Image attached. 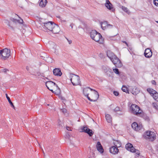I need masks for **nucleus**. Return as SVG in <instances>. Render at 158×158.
I'll use <instances>...</instances> for the list:
<instances>
[{"label":"nucleus","instance_id":"5fc2aeb1","mask_svg":"<svg viewBox=\"0 0 158 158\" xmlns=\"http://www.w3.org/2000/svg\"><path fill=\"white\" fill-rule=\"evenodd\" d=\"M41 149H42V151H43V153H44V150H43V149L42 148H41Z\"/></svg>","mask_w":158,"mask_h":158},{"label":"nucleus","instance_id":"393cba45","mask_svg":"<svg viewBox=\"0 0 158 158\" xmlns=\"http://www.w3.org/2000/svg\"><path fill=\"white\" fill-rule=\"evenodd\" d=\"M6 96L11 106L14 109H15V107L14 106L13 103L11 101L10 97L8 96L7 94H6Z\"/></svg>","mask_w":158,"mask_h":158},{"label":"nucleus","instance_id":"bb28decb","mask_svg":"<svg viewBox=\"0 0 158 158\" xmlns=\"http://www.w3.org/2000/svg\"><path fill=\"white\" fill-rule=\"evenodd\" d=\"M106 119L108 123H110L112 121V118L111 116L109 114H107L106 115Z\"/></svg>","mask_w":158,"mask_h":158},{"label":"nucleus","instance_id":"ea45409f","mask_svg":"<svg viewBox=\"0 0 158 158\" xmlns=\"http://www.w3.org/2000/svg\"><path fill=\"white\" fill-rule=\"evenodd\" d=\"M113 94L115 96H118L119 95V93L117 91H114L113 92Z\"/></svg>","mask_w":158,"mask_h":158},{"label":"nucleus","instance_id":"aec40b11","mask_svg":"<svg viewBox=\"0 0 158 158\" xmlns=\"http://www.w3.org/2000/svg\"><path fill=\"white\" fill-rule=\"evenodd\" d=\"M19 18L20 19L18 20L17 19H15L13 18H10V20L13 22V23H18L20 24H22L23 23V19L20 18V17H19Z\"/></svg>","mask_w":158,"mask_h":158},{"label":"nucleus","instance_id":"2eb2a0df","mask_svg":"<svg viewBox=\"0 0 158 158\" xmlns=\"http://www.w3.org/2000/svg\"><path fill=\"white\" fill-rule=\"evenodd\" d=\"M60 31V28L58 25L56 24L54 25L53 27H52V30L51 31L52 32V33L54 34H57L59 33Z\"/></svg>","mask_w":158,"mask_h":158},{"label":"nucleus","instance_id":"5701e85b","mask_svg":"<svg viewBox=\"0 0 158 158\" xmlns=\"http://www.w3.org/2000/svg\"><path fill=\"white\" fill-rule=\"evenodd\" d=\"M47 3V1L46 0H41L40 2L39 5L41 7H45Z\"/></svg>","mask_w":158,"mask_h":158},{"label":"nucleus","instance_id":"864d4df0","mask_svg":"<svg viewBox=\"0 0 158 158\" xmlns=\"http://www.w3.org/2000/svg\"><path fill=\"white\" fill-rule=\"evenodd\" d=\"M26 69H27V70H28V71L29 70V67L28 66H27L26 67Z\"/></svg>","mask_w":158,"mask_h":158},{"label":"nucleus","instance_id":"c9c22d12","mask_svg":"<svg viewBox=\"0 0 158 158\" xmlns=\"http://www.w3.org/2000/svg\"><path fill=\"white\" fill-rule=\"evenodd\" d=\"M103 70L104 71V72L106 73V72H107V70H108V69H109V68L108 67L103 66L102 68Z\"/></svg>","mask_w":158,"mask_h":158},{"label":"nucleus","instance_id":"f704fd0d","mask_svg":"<svg viewBox=\"0 0 158 158\" xmlns=\"http://www.w3.org/2000/svg\"><path fill=\"white\" fill-rule=\"evenodd\" d=\"M122 89L123 92L126 93L128 92V90L127 88L125 86H123L122 88Z\"/></svg>","mask_w":158,"mask_h":158},{"label":"nucleus","instance_id":"a18cd8bd","mask_svg":"<svg viewBox=\"0 0 158 158\" xmlns=\"http://www.w3.org/2000/svg\"><path fill=\"white\" fill-rule=\"evenodd\" d=\"M41 75V73L38 72H37L36 73V75L37 76H40Z\"/></svg>","mask_w":158,"mask_h":158},{"label":"nucleus","instance_id":"c756f323","mask_svg":"<svg viewBox=\"0 0 158 158\" xmlns=\"http://www.w3.org/2000/svg\"><path fill=\"white\" fill-rule=\"evenodd\" d=\"M114 65L116 67L120 68L122 66V64L119 60Z\"/></svg>","mask_w":158,"mask_h":158},{"label":"nucleus","instance_id":"423d86ee","mask_svg":"<svg viewBox=\"0 0 158 158\" xmlns=\"http://www.w3.org/2000/svg\"><path fill=\"white\" fill-rule=\"evenodd\" d=\"M114 146H112L110 148V152L114 154H115L117 153L118 152V147L121 146V143L118 141H116L114 143Z\"/></svg>","mask_w":158,"mask_h":158},{"label":"nucleus","instance_id":"412c9836","mask_svg":"<svg viewBox=\"0 0 158 158\" xmlns=\"http://www.w3.org/2000/svg\"><path fill=\"white\" fill-rule=\"evenodd\" d=\"M139 92V89L135 87H134L132 89V92L133 94L136 95L138 94Z\"/></svg>","mask_w":158,"mask_h":158},{"label":"nucleus","instance_id":"37998d69","mask_svg":"<svg viewBox=\"0 0 158 158\" xmlns=\"http://www.w3.org/2000/svg\"><path fill=\"white\" fill-rule=\"evenodd\" d=\"M54 53L56 54L57 55L58 54V50L56 49L54 51Z\"/></svg>","mask_w":158,"mask_h":158},{"label":"nucleus","instance_id":"7ed1b4c3","mask_svg":"<svg viewBox=\"0 0 158 158\" xmlns=\"http://www.w3.org/2000/svg\"><path fill=\"white\" fill-rule=\"evenodd\" d=\"M131 108L133 114L141 117L143 116V114L142 113V111L137 105L132 104L131 106Z\"/></svg>","mask_w":158,"mask_h":158},{"label":"nucleus","instance_id":"b1692460","mask_svg":"<svg viewBox=\"0 0 158 158\" xmlns=\"http://www.w3.org/2000/svg\"><path fill=\"white\" fill-rule=\"evenodd\" d=\"M107 55L108 57L110 59L112 60L114 56H115L113 53L111 52L110 51H108L107 52Z\"/></svg>","mask_w":158,"mask_h":158},{"label":"nucleus","instance_id":"f8f14e48","mask_svg":"<svg viewBox=\"0 0 158 158\" xmlns=\"http://www.w3.org/2000/svg\"><path fill=\"white\" fill-rule=\"evenodd\" d=\"M82 132L88 134L90 136H91L94 134V132L86 127L84 126L81 129Z\"/></svg>","mask_w":158,"mask_h":158},{"label":"nucleus","instance_id":"09e8293b","mask_svg":"<svg viewBox=\"0 0 158 158\" xmlns=\"http://www.w3.org/2000/svg\"><path fill=\"white\" fill-rule=\"evenodd\" d=\"M152 84H153V85H156V82H155V81L154 80H153V81H152Z\"/></svg>","mask_w":158,"mask_h":158},{"label":"nucleus","instance_id":"8fccbe9b","mask_svg":"<svg viewBox=\"0 0 158 158\" xmlns=\"http://www.w3.org/2000/svg\"><path fill=\"white\" fill-rule=\"evenodd\" d=\"M74 24L73 23H71L70 25V26L71 27L72 29H73Z\"/></svg>","mask_w":158,"mask_h":158},{"label":"nucleus","instance_id":"f257e3e1","mask_svg":"<svg viewBox=\"0 0 158 158\" xmlns=\"http://www.w3.org/2000/svg\"><path fill=\"white\" fill-rule=\"evenodd\" d=\"M143 137L149 141H153L156 139V134L155 133L151 131H147L143 135Z\"/></svg>","mask_w":158,"mask_h":158},{"label":"nucleus","instance_id":"a211bd4d","mask_svg":"<svg viewBox=\"0 0 158 158\" xmlns=\"http://www.w3.org/2000/svg\"><path fill=\"white\" fill-rule=\"evenodd\" d=\"M53 73L55 76H60L62 73L59 69L56 68L53 70Z\"/></svg>","mask_w":158,"mask_h":158},{"label":"nucleus","instance_id":"9d476101","mask_svg":"<svg viewBox=\"0 0 158 158\" xmlns=\"http://www.w3.org/2000/svg\"><path fill=\"white\" fill-rule=\"evenodd\" d=\"M95 41L98 42L99 44H102L104 40L102 39V36L100 33L97 32L95 37L93 39Z\"/></svg>","mask_w":158,"mask_h":158},{"label":"nucleus","instance_id":"a878e982","mask_svg":"<svg viewBox=\"0 0 158 158\" xmlns=\"http://www.w3.org/2000/svg\"><path fill=\"white\" fill-rule=\"evenodd\" d=\"M4 23L7 24L8 26L10 27V28L13 30H14V28L11 26L10 22L7 19H5L4 20Z\"/></svg>","mask_w":158,"mask_h":158},{"label":"nucleus","instance_id":"9b49d317","mask_svg":"<svg viewBox=\"0 0 158 158\" xmlns=\"http://www.w3.org/2000/svg\"><path fill=\"white\" fill-rule=\"evenodd\" d=\"M132 128L136 131H139L141 130L143 128V126L141 124H138L136 122H134L131 124Z\"/></svg>","mask_w":158,"mask_h":158},{"label":"nucleus","instance_id":"de8ad7c7","mask_svg":"<svg viewBox=\"0 0 158 158\" xmlns=\"http://www.w3.org/2000/svg\"><path fill=\"white\" fill-rule=\"evenodd\" d=\"M66 129H67V130H68V131H72V130L69 127H67Z\"/></svg>","mask_w":158,"mask_h":158},{"label":"nucleus","instance_id":"cd10ccee","mask_svg":"<svg viewBox=\"0 0 158 158\" xmlns=\"http://www.w3.org/2000/svg\"><path fill=\"white\" fill-rule=\"evenodd\" d=\"M119 60V59L115 56H114V57L111 60L114 64L115 65V63H116Z\"/></svg>","mask_w":158,"mask_h":158},{"label":"nucleus","instance_id":"dca6fc26","mask_svg":"<svg viewBox=\"0 0 158 158\" xmlns=\"http://www.w3.org/2000/svg\"><path fill=\"white\" fill-rule=\"evenodd\" d=\"M96 148L97 150L101 153H103L104 152V149L99 142H98L96 145Z\"/></svg>","mask_w":158,"mask_h":158},{"label":"nucleus","instance_id":"49530a36","mask_svg":"<svg viewBox=\"0 0 158 158\" xmlns=\"http://www.w3.org/2000/svg\"><path fill=\"white\" fill-rule=\"evenodd\" d=\"M61 111L63 113H64L66 112L67 110L66 109H64L62 110H61Z\"/></svg>","mask_w":158,"mask_h":158},{"label":"nucleus","instance_id":"4c0bfd02","mask_svg":"<svg viewBox=\"0 0 158 158\" xmlns=\"http://www.w3.org/2000/svg\"><path fill=\"white\" fill-rule=\"evenodd\" d=\"M1 71L2 72H3L4 73H6L7 71H9V70L7 69H2L1 70Z\"/></svg>","mask_w":158,"mask_h":158},{"label":"nucleus","instance_id":"c03bdc74","mask_svg":"<svg viewBox=\"0 0 158 158\" xmlns=\"http://www.w3.org/2000/svg\"><path fill=\"white\" fill-rule=\"evenodd\" d=\"M135 152L136 154L139 155V152L138 150H135V152Z\"/></svg>","mask_w":158,"mask_h":158},{"label":"nucleus","instance_id":"f3484780","mask_svg":"<svg viewBox=\"0 0 158 158\" xmlns=\"http://www.w3.org/2000/svg\"><path fill=\"white\" fill-rule=\"evenodd\" d=\"M105 6L107 9L110 10H113V5L109 0H106V3L105 4Z\"/></svg>","mask_w":158,"mask_h":158},{"label":"nucleus","instance_id":"f03ea898","mask_svg":"<svg viewBox=\"0 0 158 158\" xmlns=\"http://www.w3.org/2000/svg\"><path fill=\"white\" fill-rule=\"evenodd\" d=\"M10 56V49L5 48L0 50V56L2 60H5L9 58Z\"/></svg>","mask_w":158,"mask_h":158},{"label":"nucleus","instance_id":"a19ab883","mask_svg":"<svg viewBox=\"0 0 158 158\" xmlns=\"http://www.w3.org/2000/svg\"><path fill=\"white\" fill-rule=\"evenodd\" d=\"M119 110H120V108L118 107H117L114 109V110L115 112L119 111Z\"/></svg>","mask_w":158,"mask_h":158},{"label":"nucleus","instance_id":"4be33fe9","mask_svg":"<svg viewBox=\"0 0 158 158\" xmlns=\"http://www.w3.org/2000/svg\"><path fill=\"white\" fill-rule=\"evenodd\" d=\"M97 32L95 30H92L90 32V36L92 39H93L95 37Z\"/></svg>","mask_w":158,"mask_h":158},{"label":"nucleus","instance_id":"2f4dec72","mask_svg":"<svg viewBox=\"0 0 158 158\" xmlns=\"http://www.w3.org/2000/svg\"><path fill=\"white\" fill-rule=\"evenodd\" d=\"M147 91L150 93L151 94H152V95L154 94V93H155L156 91L152 89H151V88H148L147 89Z\"/></svg>","mask_w":158,"mask_h":158},{"label":"nucleus","instance_id":"1a4fd4ad","mask_svg":"<svg viewBox=\"0 0 158 158\" xmlns=\"http://www.w3.org/2000/svg\"><path fill=\"white\" fill-rule=\"evenodd\" d=\"M100 24L102 29L104 30L107 29L111 28L113 27L112 25L108 24L107 21L101 22Z\"/></svg>","mask_w":158,"mask_h":158},{"label":"nucleus","instance_id":"0eeeda50","mask_svg":"<svg viewBox=\"0 0 158 158\" xmlns=\"http://www.w3.org/2000/svg\"><path fill=\"white\" fill-rule=\"evenodd\" d=\"M90 90L94 91V92L91 94V97L92 99H91L89 96V97H88V99L91 102H95L98 100L99 97V94L94 89H90Z\"/></svg>","mask_w":158,"mask_h":158},{"label":"nucleus","instance_id":"6ab92c4d","mask_svg":"<svg viewBox=\"0 0 158 158\" xmlns=\"http://www.w3.org/2000/svg\"><path fill=\"white\" fill-rule=\"evenodd\" d=\"M90 89H91L89 87L85 88L83 89V94L87 98L88 97H89V94Z\"/></svg>","mask_w":158,"mask_h":158},{"label":"nucleus","instance_id":"58836bf2","mask_svg":"<svg viewBox=\"0 0 158 158\" xmlns=\"http://www.w3.org/2000/svg\"><path fill=\"white\" fill-rule=\"evenodd\" d=\"M154 4L156 6H158V0H154Z\"/></svg>","mask_w":158,"mask_h":158},{"label":"nucleus","instance_id":"3c124183","mask_svg":"<svg viewBox=\"0 0 158 158\" xmlns=\"http://www.w3.org/2000/svg\"><path fill=\"white\" fill-rule=\"evenodd\" d=\"M123 42L124 43H125L126 44L127 46H128V44L125 41H123Z\"/></svg>","mask_w":158,"mask_h":158},{"label":"nucleus","instance_id":"6e6552de","mask_svg":"<svg viewBox=\"0 0 158 158\" xmlns=\"http://www.w3.org/2000/svg\"><path fill=\"white\" fill-rule=\"evenodd\" d=\"M55 24L52 22H49L47 23H44V27H43L42 30L44 31H47V30H48L51 31Z\"/></svg>","mask_w":158,"mask_h":158},{"label":"nucleus","instance_id":"7c9ffc66","mask_svg":"<svg viewBox=\"0 0 158 158\" xmlns=\"http://www.w3.org/2000/svg\"><path fill=\"white\" fill-rule=\"evenodd\" d=\"M152 95L155 100L158 101V93L156 91L155 93H154Z\"/></svg>","mask_w":158,"mask_h":158},{"label":"nucleus","instance_id":"4468645a","mask_svg":"<svg viewBox=\"0 0 158 158\" xmlns=\"http://www.w3.org/2000/svg\"><path fill=\"white\" fill-rule=\"evenodd\" d=\"M125 148L127 150L131 152H134L135 150L132 144L129 143L126 144Z\"/></svg>","mask_w":158,"mask_h":158},{"label":"nucleus","instance_id":"72a5a7b5","mask_svg":"<svg viewBox=\"0 0 158 158\" xmlns=\"http://www.w3.org/2000/svg\"><path fill=\"white\" fill-rule=\"evenodd\" d=\"M153 107L155 109L158 110V105L156 102H153L152 103Z\"/></svg>","mask_w":158,"mask_h":158},{"label":"nucleus","instance_id":"79ce46f5","mask_svg":"<svg viewBox=\"0 0 158 158\" xmlns=\"http://www.w3.org/2000/svg\"><path fill=\"white\" fill-rule=\"evenodd\" d=\"M117 36V35H114V36H111V37H110V39H111L112 40H115V39H114V38L116 36Z\"/></svg>","mask_w":158,"mask_h":158},{"label":"nucleus","instance_id":"39448f33","mask_svg":"<svg viewBox=\"0 0 158 158\" xmlns=\"http://www.w3.org/2000/svg\"><path fill=\"white\" fill-rule=\"evenodd\" d=\"M70 81L74 86L79 85L81 84L79 77L73 74H70Z\"/></svg>","mask_w":158,"mask_h":158},{"label":"nucleus","instance_id":"603ef678","mask_svg":"<svg viewBox=\"0 0 158 158\" xmlns=\"http://www.w3.org/2000/svg\"><path fill=\"white\" fill-rule=\"evenodd\" d=\"M67 40L68 41L69 44H71V43L72 42V41L71 40H68V39H67Z\"/></svg>","mask_w":158,"mask_h":158},{"label":"nucleus","instance_id":"ddd939ff","mask_svg":"<svg viewBox=\"0 0 158 158\" xmlns=\"http://www.w3.org/2000/svg\"><path fill=\"white\" fill-rule=\"evenodd\" d=\"M152 52L150 48H147L145 50L144 55L145 57L149 58L152 56Z\"/></svg>","mask_w":158,"mask_h":158},{"label":"nucleus","instance_id":"20e7f679","mask_svg":"<svg viewBox=\"0 0 158 158\" xmlns=\"http://www.w3.org/2000/svg\"><path fill=\"white\" fill-rule=\"evenodd\" d=\"M45 84L47 88L52 93H54L53 89H56V90H57V89L60 90L57 85L53 81H47L46 82Z\"/></svg>","mask_w":158,"mask_h":158},{"label":"nucleus","instance_id":"c85d7f7f","mask_svg":"<svg viewBox=\"0 0 158 158\" xmlns=\"http://www.w3.org/2000/svg\"><path fill=\"white\" fill-rule=\"evenodd\" d=\"M108 69V70L107 72H106V74L107 76L110 77L112 75L113 72H112L111 69H110V68Z\"/></svg>","mask_w":158,"mask_h":158},{"label":"nucleus","instance_id":"e433bc0d","mask_svg":"<svg viewBox=\"0 0 158 158\" xmlns=\"http://www.w3.org/2000/svg\"><path fill=\"white\" fill-rule=\"evenodd\" d=\"M113 70L115 73L117 74H119L118 69H113Z\"/></svg>","mask_w":158,"mask_h":158},{"label":"nucleus","instance_id":"473e14b6","mask_svg":"<svg viewBox=\"0 0 158 158\" xmlns=\"http://www.w3.org/2000/svg\"><path fill=\"white\" fill-rule=\"evenodd\" d=\"M122 9L123 10H124L125 12H126L128 14H130V12L129 10H128L127 8L125 7V6H122Z\"/></svg>","mask_w":158,"mask_h":158}]
</instances>
